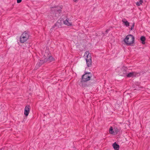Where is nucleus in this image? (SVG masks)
<instances>
[{"mask_svg": "<svg viewBox=\"0 0 150 150\" xmlns=\"http://www.w3.org/2000/svg\"><path fill=\"white\" fill-rule=\"evenodd\" d=\"M74 1H76L77 0H73Z\"/></svg>", "mask_w": 150, "mask_h": 150, "instance_id": "nucleus-20", "label": "nucleus"}, {"mask_svg": "<svg viewBox=\"0 0 150 150\" xmlns=\"http://www.w3.org/2000/svg\"><path fill=\"white\" fill-rule=\"evenodd\" d=\"M134 37L132 35L130 34L126 36L124 41L126 45H131L134 43Z\"/></svg>", "mask_w": 150, "mask_h": 150, "instance_id": "nucleus-2", "label": "nucleus"}, {"mask_svg": "<svg viewBox=\"0 0 150 150\" xmlns=\"http://www.w3.org/2000/svg\"><path fill=\"white\" fill-rule=\"evenodd\" d=\"M108 31V30H106V32H107Z\"/></svg>", "mask_w": 150, "mask_h": 150, "instance_id": "nucleus-21", "label": "nucleus"}, {"mask_svg": "<svg viewBox=\"0 0 150 150\" xmlns=\"http://www.w3.org/2000/svg\"><path fill=\"white\" fill-rule=\"evenodd\" d=\"M145 40L146 38L145 37L142 36L141 37L140 40L142 41V43L143 44H145Z\"/></svg>", "mask_w": 150, "mask_h": 150, "instance_id": "nucleus-12", "label": "nucleus"}, {"mask_svg": "<svg viewBox=\"0 0 150 150\" xmlns=\"http://www.w3.org/2000/svg\"><path fill=\"white\" fill-rule=\"evenodd\" d=\"M43 59L44 60H41L40 61V64H42L45 62H51L54 61V59L51 56L49 57L46 56L45 55L43 57Z\"/></svg>", "mask_w": 150, "mask_h": 150, "instance_id": "nucleus-4", "label": "nucleus"}, {"mask_svg": "<svg viewBox=\"0 0 150 150\" xmlns=\"http://www.w3.org/2000/svg\"><path fill=\"white\" fill-rule=\"evenodd\" d=\"M29 37V35L28 32H24L20 37L21 42L23 43L25 42L28 39Z\"/></svg>", "mask_w": 150, "mask_h": 150, "instance_id": "nucleus-5", "label": "nucleus"}, {"mask_svg": "<svg viewBox=\"0 0 150 150\" xmlns=\"http://www.w3.org/2000/svg\"><path fill=\"white\" fill-rule=\"evenodd\" d=\"M40 66L39 65V64H37L36 65V67H39Z\"/></svg>", "mask_w": 150, "mask_h": 150, "instance_id": "nucleus-19", "label": "nucleus"}, {"mask_svg": "<svg viewBox=\"0 0 150 150\" xmlns=\"http://www.w3.org/2000/svg\"><path fill=\"white\" fill-rule=\"evenodd\" d=\"M109 131L110 132V133L111 134H114V130H113L112 127H110L109 130Z\"/></svg>", "mask_w": 150, "mask_h": 150, "instance_id": "nucleus-13", "label": "nucleus"}, {"mask_svg": "<svg viewBox=\"0 0 150 150\" xmlns=\"http://www.w3.org/2000/svg\"><path fill=\"white\" fill-rule=\"evenodd\" d=\"M84 57L86 61V63L87 67H91L92 62L91 54L89 52L86 51L85 53Z\"/></svg>", "mask_w": 150, "mask_h": 150, "instance_id": "nucleus-3", "label": "nucleus"}, {"mask_svg": "<svg viewBox=\"0 0 150 150\" xmlns=\"http://www.w3.org/2000/svg\"><path fill=\"white\" fill-rule=\"evenodd\" d=\"M134 23H133L132 24V26H131V28H130V30H132L133 29V28L134 27Z\"/></svg>", "mask_w": 150, "mask_h": 150, "instance_id": "nucleus-17", "label": "nucleus"}, {"mask_svg": "<svg viewBox=\"0 0 150 150\" xmlns=\"http://www.w3.org/2000/svg\"><path fill=\"white\" fill-rule=\"evenodd\" d=\"M61 23V21H58L54 25V26H57L58 27H59V26H61L60 23Z\"/></svg>", "mask_w": 150, "mask_h": 150, "instance_id": "nucleus-14", "label": "nucleus"}, {"mask_svg": "<svg viewBox=\"0 0 150 150\" xmlns=\"http://www.w3.org/2000/svg\"><path fill=\"white\" fill-rule=\"evenodd\" d=\"M112 146L115 150H119V146L117 144L116 142H115L113 144Z\"/></svg>", "mask_w": 150, "mask_h": 150, "instance_id": "nucleus-10", "label": "nucleus"}, {"mask_svg": "<svg viewBox=\"0 0 150 150\" xmlns=\"http://www.w3.org/2000/svg\"><path fill=\"white\" fill-rule=\"evenodd\" d=\"M92 76L91 73H86L82 76V80L81 81L80 85L82 87L85 86V85L83 84V82L90 80Z\"/></svg>", "mask_w": 150, "mask_h": 150, "instance_id": "nucleus-1", "label": "nucleus"}, {"mask_svg": "<svg viewBox=\"0 0 150 150\" xmlns=\"http://www.w3.org/2000/svg\"><path fill=\"white\" fill-rule=\"evenodd\" d=\"M64 23L68 26H70L72 25V23L71 21L69 18H67L64 21Z\"/></svg>", "mask_w": 150, "mask_h": 150, "instance_id": "nucleus-8", "label": "nucleus"}, {"mask_svg": "<svg viewBox=\"0 0 150 150\" xmlns=\"http://www.w3.org/2000/svg\"><path fill=\"white\" fill-rule=\"evenodd\" d=\"M114 133H117L118 132L120 131V129L117 128H114Z\"/></svg>", "mask_w": 150, "mask_h": 150, "instance_id": "nucleus-16", "label": "nucleus"}, {"mask_svg": "<svg viewBox=\"0 0 150 150\" xmlns=\"http://www.w3.org/2000/svg\"><path fill=\"white\" fill-rule=\"evenodd\" d=\"M122 21L123 23L127 27H128L129 26V23L124 18L122 20Z\"/></svg>", "mask_w": 150, "mask_h": 150, "instance_id": "nucleus-11", "label": "nucleus"}, {"mask_svg": "<svg viewBox=\"0 0 150 150\" xmlns=\"http://www.w3.org/2000/svg\"><path fill=\"white\" fill-rule=\"evenodd\" d=\"M143 3V1L142 0H140L139 2H137L136 3V4L137 5L139 6L142 4Z\"/></svg>", "mask_w": 150, "mask_h": 150, "instance_id": "nucleus-15", "label": "nucleus"}, {"mask_svg": "<svg viewBox=\"0 0 150 150\" xmlns=\"http://www.w3.org/2000/svg\"><path fill=\"white\" fill-rule=\"evenodd\" d=\"M55 13L54 16L55 18L56 17H57L59 16V14L61 12V10L59 9H55Z\"/></svg>", "mask_w": 150, "mask_h": 150, "instance_id": "nucleus-9", "label": "nucleus"}, {"mask_svg": "<svg viewBox=\"0 0 150 150\" xmlns=\"http://www.w3.org/2000/svg\"><path fill=\"white\" fill-rule=\"evenodd\" d=\"M123 73L124 74V75H125L128 78H133L135 77L138 74L135 72H132L128 73H127L126 71H124Z\"/></svg>", "mask_w": 150, "mask_h": 150, "instance_id": "nucleus-6", "label": "nucleus"}, {"mask_svg": "<svg viewBox=\"0 0 150 150\" xmlns=\"http://www.w3.org/2000/svg\"><path fill=\"white\" fill-rule=\"evenodd\" d=\"M22 1V0H17V3H21Z\"/></svg>", "mask_w": 150, "mask_h": 150, "instance_id": "nucleus-18", "label": "nucleus"}, {"mask_svg": "<svg viewBox=\"0 0 150 150\" xmlns=\"http://www.w3.org/2000/svg\"><path fill=\"white\" fill-rule=\"evenodd\" d=\"M30 106L29 105H26L24 109V114L25 116L27 117L30 112Z\"/></svg>", "mask_w": 150, "mask_h": 150, "instance_id": "nucleus-7", "label": "nucleus"}, {"mask_svg": "<svg viewBox=\"0 0 150 150\" xmlns=\"http://www.w3.org/2000/svg\"><path fill=\"white\" fill-rule=\"evenodd\" d=\"M53 18H54V19H56L55 18H54V17H53Z\"/></svg>", "mask_w": 150, "mask_h": 150, "instance_id": "nucleus-22", "label": "nucleus"}]
</instances>
